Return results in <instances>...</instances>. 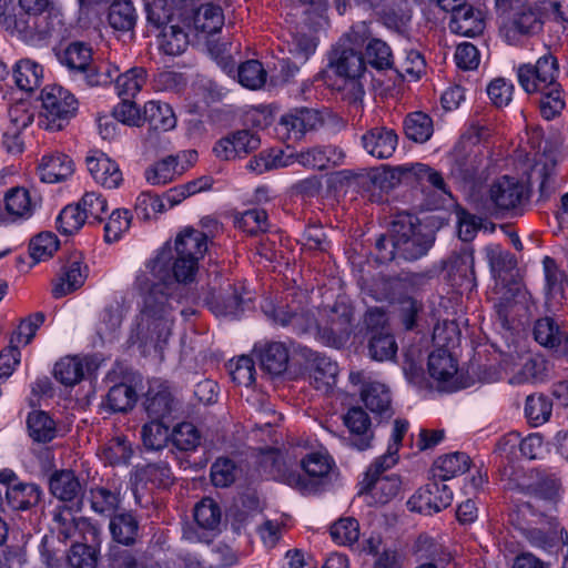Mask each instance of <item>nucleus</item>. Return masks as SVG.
I'll return each instance as SVG.
<instances>
[{"label":"nucleus","mask_w":568,"mask_h":568,"mask_svg":"<svg viewBox=\"0 0 568 568\" xmlns=\"http://www.w3.org/2000/svg\"><path fill=\"white\" fill-rule=\"evenodd\" d=\"M435 241V234L424 226L418 217L407 212L396 214L390 222L388 234L376 239V258L387 263L396 257L416 261L427 254Z\"/></svg>","instance_id":"obj_1"},{"label":"nucleus","mask_w":568,"mask_h":568,"mask_svg":"<svg viewBox=\"0 0 568 568\" xmlns=\"http://www.w3.org/2000/svg\"><path fill=\"white\" fill-rule=\"evenodd\" d=\"M172 325L169 297L154 283L136 320V337L143 345L161 349L171 336Z\"/></svg>","instance_id":"obj_2"},{"label":"nucleus","mask_w":568,"mask_h":568,"mask_svg":"<svg viewBox=\"0 0 568 568\" xmlns=\"http://www.w3.org/2000/svg\"><path fill=\"white\" fill-rule=\"evenodd\" d=\"M501 476L505 489L535 497L534 503L540 506L554 509L560 498L561 479L547 469L531 468L524 471L511 466L506 467Z\"/></svg>","instance_id":"obj_3"},{"label":"nucleus","mask_w":568,"mask_h":568,"mask_svg":"<svg viewBox=\"0 0 568 568\" xmlns=\"http://www.w3.org/2000/svg\"><path fill=\"white\" fill-rule=\"evenodd\" d=\"M40 99L42 109L39 114V126L44 130H62L78 109L74 95L57 84L43 88Z\"/></svg>","instance_id":"obj_4"},{"label":"nucleus","mask_w":568,"mask_h":568,"mask_svg":"<svg viewBox=\"0 0 568 568\" xmlns=\"http://www.w3.org/2000/svg\"><path fill=\"white\" fill-rule=\"evenodd\" d=\"M530 199L529 189L518 179L503 175L488 190V203L497 213L521 215Z\"/></svg>","instance_id":"obj_5"},{"label":"nucleus","mask_w":568,"mask_h":568,"mask_svg":"<svg viewBox=\"0 0 568 568\" xmlns=\"http://www.w3.org/2000/svg\"><path fill=\"white\" fill-rule=\"evenodd\" d=\"M346 40L364 49L365 65L377 71L394 69V57L390 47L382 39L375 38L366 22H359L346 33Z\"/></svg>","instance_id":"obj_6"},{"label":"nucleus","mask_w":568,"mask_h":568,"mask_svg":"<svg viewBox=\"0 0 568 568\" xmlns=\"http://www.w3.org/2000/svg\"><path fill=\"white\" fill-rule=\"evenodd\" d=\"M353 311L346 304H335L325 312V318L317 325V338L325 345L339 348L349 338Z\"/></svg>","instance_id":"obj_7"},{"label":"nucleus","mask_w":568,"mask_h":568,"mask_svg":"<svg viewBox=\"0 0 568 568\" xmlns=\"http://www.w3.org/2000/svg\"><path fill=\"white\" fill-rule=\"evenodd\" d=\"M558 73V61L550 52L540 57L536 64L525 63L517 68L518 82L528 94L557 82Z\"/></svg>","instance_id":"obj_8"},{"label":"nucleus","mask_w":568,"mask_h":568,"mask_svg":"<svg viewBox=\"0 0 568 568\" xmlns=\"http://www.w3.org/2000/svg\"><path fill=\"white\" fill-rule=\"evenodd\" d=\"M298 355L305 361L311 385L318 390L328 392L336 383L337 364L306 346L298 347Z\"/></svg>","instance_id":"obj_9"},{"label":"nucleus","mask_w":568,"mask_h":568,"mask_svg":"<svg viewBox=\"0 0 568 568\" xmlns=\"http://www.w3.org/2000/svg\"><path fill=\"white\" fill-rule=\"evenodd\" d=\"M453 500L452 489L439 479H433L424 487L419 488L416 494L408 500V505L413 510H417L425 515H433L447 508Z\"/></svg>","instance_id":"obj_10"},{"label":"nucleus","mask_w":568,"mask_h":568,"mask_svg":"<svg viewBox=\"0 0 568 568\" xmlns=\"http://www.w3.org/2000/svg\"><path fill=\"white\" fill-rule=\"evenodd\" d=\"M329 65L341 78L364 77L366 71L362 51L346 40V34L332 50Z\"/></svg>","instance_id":"obj_11"},{"label":"nucleus","mask_w":568,"mask_h":568,"mask_svg":"<svg viewBox=\"0 0 568 568\" xmlns=\"http://www.w3.org/2000/svg\"><path fill=\"white\" fill-rule=\"evenodd\" d=\"M111 539L124 547H134L142 539L139 516L133 510L122 509L109 517Z\"/></svg>","instance_id":"obj_12"},{"label":"nucleus","mask_w":568,"mask_h":568,"mask_svg":"<svg viewBox=\"0 0 568 568\" xmlns=\"http://www.w3.org/2000/svg\"><path fill=\"white\" fill-rule=\"evenodd\" d=\"M450 173L462 182L473 181L483 165V156L474 146L459 141L450 154Z\"/></svg>","instance_id":"obj_13"},{"label":"nucleus","mask_w":568,"mask_h":568,"mask_svg":"<svg viewBox=\"0 0 568 568\" xmlns=\"http://www.w3.org/2000/svg\"><path fill=\"white\" fill-rule=\"evenodd\" d=\"M534 338L541 346L551 349L557 356L568 359V335L558 323L549 316L535 322Z\"/></svg>","instance_id":"obj_14"},{"label":"nucleus","mask_w":568,"mask_h":568,"mask_svg":"<svg viewBox=\"0 0 568 568\" xmlns=\"http://www.w3.org/2000/svg\"><path fill=\"white\" fill-rule=\"evenodd\" d=\"M343 420L349 430V445L358 450L369 448L374 434L371 428L372 423L368 414L362 407L354 406L347 410Z\"/></svg>","instance_id":"obj_15"},{"label":"nucleus","mask_w":568,"mask_h":568,"mask_svg":"<svg viewBox=\"0 0 568 568\" xmlns=\"http://www.w3.org/2000/svg\"><path fill=\"white\" fill-rule=\"evenodd\" d=\"M398 144V135L393 129L375 126L362 135L364 150L376 159H389Z\"/></svg>","instance_id":"obj_16"},{"label":"nucleus","mask_w":568,"mask_h":568,"mask_svg":"<svg viewBox=\"0 0 568 568\" xmlns=\"http://www.w3.org/2000/svg\"><path fill=\"white\" fill-rule=\"evenodd\" d=\"M323 123L318 111L310 108H298L282 115L280 126L294 140L301 139L306 132L316 130Z\"/></svg>","instance_id":"obj_17"},{"label":"nucleus","mask_w":568,"mask_h":568,"mask_svg":"<svg viewBox=\"0 0 568 568\" xmlns=\"http://www.w3.org/2000/svg\"><path fill=\"white\" fill-rule=\"evenodd\" d=\"M3 207L7 224L16 223L20 220H28L34 212L36 201L31 197L30 192L22 186L9 189L3 196Z\"/></svg>","instance_id":"obj_18"},{"label":"nucleus","mask_w":568,"mask_h":568,"mask_svg":"<svg viewBox=\"0 0 568 568\" xmlns=\"http://www.w3.org/2000/svg\"><path fill=\"white\" fill-rule=\"evenodd\" d=\"M149 124L150 134L146 140L151 141L159 132H166L176 125V118L170 104L161 101H149L144 104L142 124Z\"/></svg>","instance_id":"obj_19"},{"label":"nucleus","mask_w":568,"mask_h":568,"mask_svg":"<svg viewBox=\"0 0 568 568\" xmlns=\"http://www.w3.org/2000/svg\"><path fill=\"white\" fill-rule=\"evenodd\" d=\"M87 165L94 181L103 187L115 189L123 181L119 165L104 153L95 152L89 155Z\"/></svg>","instance_id":"obj_20"},{"label":"nucleus","mask_w":568,"mask_h":568,"mask_svg":"<svg viewBox=\"0 0 568 568\" xmlns=\"http://www.w3.org/2000/svg\"><path fill=\"white\" fill-rule=\"evenodd\" d=\"M132 478L135 484L166 488L174 483V476L168 460L149 462L138 464L132 471Z\"/></svg>","instance_id":"obj_21"},{"label":"nucleus","mask_w":568,"mask_h":568,"mask_svg":"<svg viewBox=\"0 0 568 568\" xmlns=\"http://www.w3.org/2000/svg\"><path fill=\"white\" fill-rule=\"evenodd\" d=\"M57 58L62 65L68 68L74 80L79 81L92 64V50L87 43L75 41L59 51Z\"/></svg>","instance_id":"obj_22"},{"label":"nucleus","mask_w":568,"mask_h":568,"mask_svg":"<svg viewBox=\"0 0 568 568\" xmlns=\"http://www.w3.org/2000/svg\"><path fill=\"white\" fill-rule=\"evenodd\" d=\"M449 29L464 37L479 36L485 29L483 12L466 3L450 17Z\"/></svg>","instance_id":"obj_23"},{"label":"nucleus","mask_w":568,"mask_h":568,"mask_svg":"<svg viewBox=\"0 0 568 568\" xmlns=\"http://www.w3.org/2000/svg\"><path fill=\"white\" fill-rule=\"evenodd\" d=\"M257 352L261 368L273 376H280L288 366L290 353L284 343L270 342Z\"/></svg>","instance_id":"obj_24"},{"label":"nucleus","mask_w":568,"mask_h":568,"mask_svg":"<svg viewBox=\"0 0 568 568\" xmlns=\"http://www.w3.org/2000/svg\"><path fill=\"white\" fill-rule=\"evenodd\" d=\"M50 493L60 500L72 501L83 493V487L71 469L54 470L49 478Z\"/></svg>","instance_id":"obj_25"},{"label":"nucleus","mask_w":568,"mask_h":568,"mask_svg":"<svg viewBox=\"0 0 568 568\" xmlns=\"http://www.w3.org/2000/svg\"><path fill=\"white\" fill-rule=\"evenodd\" d=\"M158 38L160 50L168 55L182 54L190 43L185 22L180 18L164 27Z\"/></svg>","instance_id":"obj_26"},{"label":"nucleus","mask_w":568,"mask_h":568,"mask_svg":"<svg viewBox=\"0 0 568 568\" xmlns=\"http://www.w3.org/2000/svg\"><path fill=\"white\" fill-rule=\"evenodd\" d=\"M85 271L87 267H82L81 261H70L65 266H63L61 274L54 282L52 295L55 298H60L80 288L87 277Z\"/></svg>","instance_id":"obj_27"},{"label":"nucleus","mask_w":568,"mask_h":568,"mask_svg":"<svg viewBox=\"0 0 568 568\" xmlns=\"http://www.w3.org/2000/svg\"><path fill=\"white\" fill-rule=\"evenodd\" d=\"M207 250V236L205 233L185 229L181 232L174 244L173 254L176 256L199 261Z\"/></svg>","instance_id":"obj_28"},{"label":"nucleus","mask_w":568,"mask_h":568,"mask_svg":"<svg viewBox=\"0 0 568 568\" xmlns=\"http://www.w3.org/2000/svg\"><path fill=\"white\" fill-rule=\"evenodd\" d=\"M88 500L95 514L111 517L120 508L121 494L118 488L97 485L89 489Z\"/></svg>","instance_id":"obj_29"},{"label":"nucleus","mask_w":568,"mask_h":568,"mask_svg":"<svg viewBox=\"0 0 568 568\" xmlns=\"http://www.w3.org/2000/svg\"><path fill=\"white\" fill-rule=\"evenodd\" d=\"M273 320L282 326L292 327L293 332L301 335L317 329L314 315L307 310H291L286 307H277L273 311Z\"/></svg>","instance_id":"obj_30"},{"label":"nucleus","mask_w":568,"mask_h":568,"mask_svg":"<svg viewBox=\"0 0 568 568\" xmlns=\"http://www.w3.org/2000/svg\"><path fill=\"white\" fill-rule=\"evenodd\" d=\"M516 447L519 448L521 456L528 459H536L544 452L542 437L540 434L534 433L520 439L519 434H508L498 443V450L501 454H509Z\"/></svg>","instance_id":"obj_31"},{"label":"nucleus","mask_w":568,"mask_h":568,"mask_svg":"<svg viewBox=\"0 0 568 568\" xmlns=\"http://www.w3.org/2000/svg\"><path fill=\"white\" fill-rule=\"evenodd\" d=\"M40 178L45 183H58L73 173V161L63 153L44 155L39 165Z\"/></svg>","instance_id":"obj_32"},{"label":"nucleus","mask_w":568,"mask_h":568,"mask_svg":"<svg viewBox=\"0 0 568 568\" xmlns=\"http://www.w3.org/2000/svg\"><path fill=\"white\" fill-rule=\"evenodd\" d=\"M37 14L22 10L14 14L2 17V24L11 34L29 43H37Z\"/></svg>","instance_id":"obj_33"},{"label":"nucleus","mask_w":568,"mask_h":568,"mask_svg":"<svg viewBox=\"0 0 568 568\" xmlns=\"http://www.w3.org/2000/svg\"><path fill=\"white\" fill-rule=\"evenodd\" d=\"M361 398L372 413L387 417L392 415L390 393L384 384L377 382L365 384Z\"/></svg>","instance_id":"obj_34"},{"label":"nucleus","mask_w":568,"mask_h":568,"mask_svg":"<svg viewBox=\"0 0 568 568\" xmlns=\"http://www.w3.org/2000/svg\"><path fill=\"white\" fill-rule=\"evenodd\" d=\"M470 458L465 453H453L438 457L432 468L433 477L446 481L465 474L470 467Z\"/></svg>","instance_id":"obj_35"},{"label":"nucleus","mask_w":568,"mask_h":568,"mask_svg":"<svg viewBox=\"0 0 568 568\" xmlns=\"http://www.w3.org/2000/svg\"><path fill=\"white\" fill-rule=\"evenodd\" d=\"M143 405L151 420H162L171 414L173 398L165 386H151L145 394Z\"/></svg>","instance_id":"obj_36"},{"label":"nucleus","mask_w":568,"mask_h":568,"mask_svg":"<svg viewBox=\"0 0 568 568\" xmlns=\"http://www.w3.org/2000/svg\"><path fill=\"white\" fill-rule=\"evenodd\" d=\"M41 494L36 484L17 483L7 487L6 499L13 510H28L39 504Z\"/></svg>","instance_id":"obj_37"},{"label":"nucleus","mask_w":568,"mask_h":568,"mask_svg":"<svg viewBox=\"0 0 568 568\" xmlns=\"http://www.w3.org/2000/svg\"><path fill=\"white\" fill-rule=\"evenodd\" d=\"M537 93L539 94V111L544 119L552 120L561 114L566 106V93L558 81L542 88Z\"/></svg>","instance_id":"obj_38"},{"label":"nucleus","mask_w":568,"mask_h":568,"mask_svg":"<svg viewBox=\"0 0 568 568\" xmlns=\"http://www.w3.org/2000/svg\"><path fill=\"white\" fill-rule=\"evenodd\" d=\"M369 292L376 301L396 303L405 295V283L402 276L378 275L373 280Z\"/></svg>","instance_id":"obj_39"},{"label":"nucleus","mask_w":568,"mask_h":568,"mask_svg":"<svg viewBox=\"0 0 568 568\" xmlns=\"http://www.w3.org/2000/svg\"><path fill=\"white\" fill-rule=\"evenodd\" d=\"M513 11L509 31L532 36L541 30L542 21L538 9L527 4Z\"/></svg>","instance_id":"obj_40"},{"label":"nucleus","mask_w":568,"mask_h":568,"mask_svg":"<svg viewBox=\"0 0 568 568\" xmlns=\"http://www.w3.org/2000/svg\"><path fill=\"white\" fill-rule=\"evenodd\" d=\"M42 67L30 59L19 60L13 68V78L17 87L24 91H33L41 84Z\"/></svg>","instance_id":"obj_41"},{"label":"nucleus","mask_w":568,"mask_h":568,"mask_svg":"<svg viewBox=\"0 0 568 568\" xmlns=\"http://www.w3.org/2000/svg\"><path fill=\"white\" fill-rule=\"evenodd\" d=\"M178 166V156L169 155L145 170V180L151 185H165L182 174Z\"/></svg>","instance_id":"obj_42"},{"label":"nucleus","mask_w":568,"mask_h":568,"mask_svg":"<svg viewBox=\"0 0 568 568\" xmlns=\"http://www.w3.org/2000/svg\"><path fill=\"white\" fill-rule=\"evenodd\" d=\"M192 19L195 30L207 34L217 32L224 22L222 9L212 3L195 9Z\"/></svg>","instance_id":"obj_43"},{"label":"nucleus","mask_w":568,"mask_h":568,"mask_svg":"<svg viewBox=\"0 0 568 568\" xmlns=\"http://www.w3.org/2000/svg\"><path fill=\"white\" fill-rule=\"evenodd\" d=\"M29 436L37 443H49L54 439L57 428L54 420L42 410H33L28 415Z\"/></svg>","instance_id":"obj_44"},{"label":"nucleus","mask_w":568,"mask_h":568,"mask_svg":"<svg viewBox=\"0 0 568 568\" xmlns=\"http://www.w3.org/2000/svg\"><path fill=\"white\" fill-rule=\"evenodd\" d=\"M145 83L146 70L142 67H133L115 77V89L120 98L133 99Z\"/></svg>","instance_id":"obj_45"},{"label":"nucleus","mask_w":568,"mask_h":568,"mask_svg":"<svg viewBox=\"0 0 568 568\" xmlns=\"http://www.w3.org/2000/svg\"><path fill=\"white\" fill-rule=\"evenodd\" d=\"M429 375L439 381L447 382L457 373V364L447 349L438 348L428 356Z\"/></svg>","instance_id":"obj_46"},{"label":"nucleus","mask_w":568,"mask_h":568,"mask_svg":"<svg viewBox=\"0 0 568 568\" xmlns=\"http://www.w3.org/2000/svg\"><path fill=\"white\" fill-rule=\"evenodd\" d=\"M53 374L57 381L65 386H74L84 377L83 359L68 356L55 363Z\"/></svg>","instance_id":"obj_47"},{"label":"nucleus","mask_w":568,"mask_h":568,"mask_svg":"<svg viewBox=\"0 0 568 568\" xmlns=\"http://www.w3.org/2000/svg\"><path fill=\"white\" fill-rule=\"evenodd\" d=\"M404 129L409 140L424 143L433 135V120L424 112H413L406 116Z\"/></svg>","instance_id":"obj_48"},{"label":"nucleus","mask_w":568,"mask_h":568,"mask_svg":"<svg viewBox=\"0 0 568 568\" xmlns=\"http://www.w3.org/2000/svg\"><path fill=\"white\" fill-rule=\"evenodd\" d=\"M141 438L146 450L159 452L168 446L171 433L169 426L164 425L161 420H151L143 425Z\"/></svg>","instance_id":"obj_49"},{"label":"nucleus","mask_w":568,"mask_h":568,"mask_svg":"<svg viewBox=\"0 0 568 568\" xmlns=\"http://www.w3.org/2000/svg\"><path fill=\"white\" fill-rule=\"evenodd\" d=\"M37 19V42L51 37H60L65 30L63 14L55 7L45 10Z\"/></svg>","instance_id":"obj_50"},{"label":"nucleus","mask_w":568,"mask_h":568,"mask_svg":"<svg viewBox=\"0 0 568 568\" xmlns=\"http://www.w3.org/2000/svg\"><path fill=\"white\" fill-rule=\"evenodd\" d=\"M552 412L551 400L542 394L529 395L525 403V416L531 426L548 422Z\"/></svg>","instance_id":"obj_51"},{"label":"nucleus","mask_w":568,"mask_h":568,"mask_svg":"<svg viewBox=\"0 0 568 568\" xmlns=\"http://www.w3.org/2000/svg\"><path fill=\"white\" fill-rule=\"evenodd\" d=\"M110 26L120 31L132 30L136 22V13L130 0L114 1L109 9Z\"/></svg>","instance_id":"obj_52"},{"label":"nucleus","mask_w":568,"mask_h":568,"mask_svg":"<svg viewBox=\"0 0 568 568\" xmlns=\"http://www.w3.org/2000/svg\"><path fill=\"white\" fill-rule=\"evenodd\" d=\"M194 519L199 527L217 531L222 519L221 508L212 498H203L194 507Z\"/></svg>","instance_id":"obj_53"},{"label":"nucleus","mask_w":568,"mask_h":568,"mask_svg":"<svg viewBox=\"0 0 568 568\" xmlns=\"http://www.w3.org/2000/svg\"><path fill=\"white\" fill-rule=\"evenodd\" d=\"M203 301L216 315L236 316L242 311V298L235 291L227 297H223L212 290L205 294Z\"/></svg>","instance_id":"obj_54"},{"label":"nucleus","mask_w":568,"mask_h":568,"mask_svg":"<svg viewBox=\"0 0 568 568\" xmlns=\"http://www.w3.org/2000/svg\"><path fill=\"white\" fill-rule=\"evenodd\" d=\"M363 485V490L372 494L382 504H385L395 497L400 487L399 479L397 477L389 476L364 479Z\"/></svg>","instance_id":"obj_55"},{"label":"nucleus","mask_w":568,"mask_h":568,"mask_svg":"<svg viewBox=\"0 0 568 568\" xmlns=\"http://www.w3.org/2000/svg\"><path fill=\"white\" fill-rule=\"evenodd\" d=\"M397 352V344L389 332H378L369 336V356L378 362L392 359Z\"/></svg>","instance_id":"obj_56"},{"label":"nucleus","mask_w":568,"mask_h":568,"mask_svg":"<svg viewBox=\"0 0 568 568\" xmlns=\"http://www.w3.org/2000/svg\"><path fill=\"white\" fill-rule=\"evenodd\" d=\"M373 181L382 190H390L399 185L402 182L410 183V164L397 166H383L377 171Z\"/></svg>","instance_id":"obj_57"},{"label":"nucleus","mask_w":568,"mask_h":568,"mask_svg":"<svg viewBox=\"0 0 568 568\" xmlns=\"http://www.w3.org/2000/svg\"><path fill=\"white\" fill-rule=\"evenodd\" d=\"M239 82L248 89L256 90L264 85L266 82V71L261 62L257 60H248L239 65L237 70Z\"/></svg>","instance_id":"obj_58"},{"label":"nucleus","mask_w":568,"mask_h":568,"mask_svg":"<svg viewBox=\"0 0 568 568\" xmlns=\"http://www.w3.org/2000/svg\"><path fill=\"white\" fill-rule=\"evenodd\" d=\"M174 254L173 248L170 245H165L158 255L150 260L146 264V268L155 281L165 284L171 280L172 275V261Z\"/></svg>","instance_id":"obj_59"},{"label":"nucleus","mask_w":568,"mask_h":568,"mask_svg":"<svg viewBox=\"0 0 568 568\" xmlns=\"http://www.w3.org/2000/svg\"><path fill=\"white\" fill-rule=\"evenodd\" d=\"M106 398L113 412L124 413L134 406L136 392L131 385L120 383L109 389Z\"/></svg>","instance_id":"obj_60"},{"label":"nucleus","mask_w":568,"mask_h":568,"mask_svg":"<svg viewBox=\"0 0 568 568\" xmlns=\"http://www.w3.org/2000/svg\"><path fill=\"white\" fill-rule=\"evenodd\" d=\"M293 155H285L282 150L272 151L271 153L261 152L257 156L250 160L247 168L258 174L277 168L288 166L293 163Z\"/></svg>","instance_id":"obj_61"},{"label":"nucleus","mask_w":568,"mask_h":568,"mask_svg":"<svg viewBox=\"0 0 568 568\" xmlns=\"http://www.w3.org/2000/svg\"><path fill=\"white\" fill-rule=\"evenodd\" d=\"M85 221H88L85 213H83L79 203L75 205H67L57 217V227L60 233L71 235L78 232Z\"/></svg>","instance_id":"obj_62"},{"label":"nucleus","mask_w":568,"mask_h":568,"mask_svg":"<svg viewBox=\"0 0 568 568\" xmlns=\"http://www.w3.org/2000/svg\"><path fill=\"white\" fill-rule=\"evenodd\" d=\"M200 433L192 423L178 424L171 432V440L180 450H194L200 444Z\"/></svg>","instance_id":"obj_63"},{"label":"nucleus","mask_w":568,"mask_h":568,"mask_svg":"<svg viewBox=\"0 0 568 568\" xmlns=\"http://www.w3.org/2000/svg\"><path fill=\"white\" fill-rule=\"evenodd\" d=\"M98 549L87 544H74L68 555L71 568H95L98 564Z\"/></svg>","instance_id":"obj_64"}]
</instances>
